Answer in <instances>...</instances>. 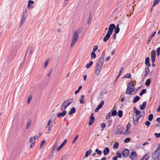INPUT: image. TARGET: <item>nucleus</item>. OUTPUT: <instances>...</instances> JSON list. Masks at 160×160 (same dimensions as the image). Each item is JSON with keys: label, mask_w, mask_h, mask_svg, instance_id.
<instances>
[{"label": "nucleus", "mask_w": 160, "mask_h": 160, "mask_svg": "<svg viewBox=\"0 0 160 160\" xmlns=\"http://www.w3.org/2000/svg\"><path fill=\"white\" fill-rule=\"evenodd\" d=\"M134 85L132 82H130L127 86L126 93L127 94L134 95L136 92V90L134 89Z\"/></svg>", "instance_id": "nucleus-1"}, {"label": "nucleus", "mask_w": 160, "mask_h": 160, "mask_svg": "<svg viewBox=\"0 0 160 160\" xmlns=\"http://www.w3.org/2000/svg\"><path fill=\"white\" fill-rule=\"evenodd\" d=\"M81 31L82 30L81 29H78L75 32H73V36L71 44V47L73 46L78 40L79 37V34L81 33Z\"/></svg>", "instance_id": "nucleus-2"}, {"label": "nucleus", "mask_w": 160, "mask_h": 160, "mask_svg": "<svg viewBox=\"0 0 160 160\" xmlns=\"http://www.w3.org/2000/svg\"><path fill=\"white\" fill-rule=\"evenodd\" d=\"M73 102V99L71 98L68 99L65 101H64L62 105L61 109V110H65Z\"/></svg>", "instance_id": "nucleus-3"}, {"label": "nucleus", "mask_w": 160, "mask_h": 160, "mask_svg": "<svg viewBox=\"0 0 160 160\" xmlns=\"http://www.w3.org/2000/svg\"><path fill=\"white\" fill-rule=\"evenodd\" d=\"M124 128L118 125L117 126L115 134L116 135L119 134L126 135V132H124Z\"/></svg>", "instance_id": "nucleus-4"}, {"label": "nucleus", "mask_w": 160, "mask_h": 160, "mask_svg": "<svg viewBox=\"0 0 160 160\" xmlns=\"http://www.w3.org/2000/svg\"><path fill=\"white\" fill-rule=\"evenodd\" d=\"M152 157L154 160H160V149H157L152 153Z\"/></svg>", "instance_id": "nucleus-5"}, {"label": "nucleus", "mask_w": 160, "mask_h": 160, "mask_svg": "<svg viewBox=\"0 0 160 160\" xmlns=\"http://www.w3.org/2000/svg\"><path fill=\"white\" fill-rule=\"evenodd\" d=\"M102 66V65L97 62L96 64V70L95 71V74L96 75H98L100 73Z\"/></svg>", "instance_id": "nucleus-6"}, {"label": "nucleus", "mask_w": 160, "mask_h": 160, "mask_svg": "<svg viewBox=\"0 0 160 160\" xmlns=\"http://www.w3.org/2000/svg\"><path fill=\"white\" fill-rule=\"evenodd\" d=\"M129 153V150L126 148H123V150L121 152L122 155L125 158H126L128 156Z\"/></svg>", "instance_id": "nucleus-7"}, {"label": "nucleus", "mask_w": 160, "mask_h": 160, "mask_svg": "<svg viewBox=\"0 0 160 160\" xmlns=\"http://www.w3.org/2000/svg\"><path fill=\"white\" fill-rule=\"evenodd\" d=\"M116 28V26L114 24L112 23L111 24L109 27L108 30L107 32H109L110 33L112 34L113 29Z\"/></svg>", "instance_id": "nucleus-8"}, {"label": "nucleus", "mask_w": 160, "mask_h": 160, "mask_svg": "<svg viewBox=\"0 0 160 160\" xmlns=\"http://www.w3.org/2000/svg\"><path fill=\"white\" fill-rule=\"evenodd\" d=\"M130 158L132 160H137V156L136 153L134 151H133L131 153L130 156Z\"/></svg>", "instance_id": "nucleus-9"}, {"label": "nucleus", "mask_w": 160, "mask_h": 160, "mask_svg": "<svg viewBox=\"0 0 160 160\" xmlns=\"http://www.w3.org/2000/svg\"><path fill=\"white\" fill-rule=\"evenodd\" d=\"M27 11L26 10L23 13L22 19L20 25V26L22 25V24H23L25 22V21L26 19V18L27 16Z\"/></svg>", "instance_id": "nucleus-10"}, {"label": "nucleus", "mask_w": 160, "mask_h": 160, "mask_svg": "<svg viewBox=\"0 0 160 160\" xmlns=\"http://www.w3.org/2000/svg\"><path fill=\"white\" fill-rule=\"evenodd\" d=\"M93 114L92 113L90 117V121L88 123L89 125H91L93 123L94 121L95 120V118L93 117Z\"/></svg>", "instance_id": "nucleus-11"}, {"label": "nucleus", "mask_w": 160, "mask_h": 160, "mask_svg": "<svg viewBox=\"0 0 160 160\" xmlns=\"http://www.w3.org/2000/svg\"><path fill=\"white\" fill-rule=\"evenodd\" d=\"M66 111L64 110L62 112H59L58 113L57 115V116L58 118L63 117L66 115Z\"/></svg>", "instance_id": "nucleus-12"}, {"label": "nucleus", "mask_w": 160, "mask_h": 160, "mask_svg": "<svg viewBox=\"0 0 160 160\" xmlns=\"http://www.w3.org/2000/svg\"><path fill=\"white\" fill-rule=\"evenodd\" d=\"M104 104V102L103 101H102L99 104V105L97 106L95 110V112H97L99 110L101 109L102 106Z\"/></svg>", "instance_id": "nucleus-13"}, {"label": "nucleus", "mask_w": 160, "mask_h": 160, "mask_svg": "<svg viewBox=\"0 0 160 160\" xmlns=\"http://www.w3.org/2000/svg\"><path fill=\"white\" fill-rule=\"evenodd\" d=\"M140 118V117L138 116L136 118H135L134 117L133 118V122L135 125L136 126L138 124L139 120Z\"/></svg>", "instance_id": "nucleus-14"}, {"label": "nucleus", "mask_w": 160, "mask_h": 160, "mask_svg": "<svg viewBox=\"0 0 160 160\" xmlns=\"http://www.w3.org/2000/svg\"><path fill=\"white\" fill-rule=\"evenodd\" d=\"M104 58L105 55H101L99 59V62H97V63L103 65L104 60Z\"/></svg>", "instance_id": "nucleus-15"}, {"label": "nucleus", "mask_w": 160, "mask_h": 160, "mask_svg": "<svg viewBox=\"0 0 160 160\" xmlns=\"http://www.w3.org/2000/svg\"><path fill=\"white\" fill-rule=\"evenodd\" d=\"M112 34L109 32H107V34L103 38V41L104 42H107L110 38V35Z\"/></svg>", "instance_id": "nucleus-16"}, {"label": "nucleus", "mask_w": 160, "mask_h": 160, "mask_svg": "<svg viewBox=\"0 0 160 160\" xmlns=\"http://www.w3.org/2000/svg\"><path fill=\"white\" fill-rule=\"evenodd\" d=\"M67 139H65L63 142L61 143V144L60 145L58 148L57 149V151H59L60 149L62 148V147L67 142Z\"/></svg>", "instance_id": "nucleus-17"}, {"label": "nucleus", "mask_w": 160, "mask_h": 160, "mask_svg": "<svg viewBox=\"0 0 160 160\" xmlns=\"http://www.w3.org/2000/svg\"><path fill=\"white\" fill-rule=\"evenodd\" d=\"M133 111L137 115L139 116L141 115V112L140 111L138 110L136 107H134L133 108Z\"/></svg>", "instance_id": "nucleus-18"}, {"label": "nucleus", "mask_w": 160, "mask_h": 160, "mask_svg": "<svg viewBox=\"0 0 160 160\" xmlns=\"http://www.w3.org/2000/svg\"><path fill=\"white\" fill-rule=\"evenodd\" d=\"M147 104V102L146 101L143 102L142 104L139 105L140 108L141 110H143L145 109Z\"/></svg>", "instance_id": "nucleus-19"}, {"label": "nucleus", "mask_w": 160, "mask_h": 160, "mask_svg": "<svg viewBox=\"0 0 160 160\" xmlns=\"http://www.w3.org/2000/svg\"><path fill=\"white\" fill-rule=\"evenodd\" d=\"M130 127L131 124L129 123V122H128V124L127 125L126 132H126V134H127V133H129L130 132H128L129 128H130Z\"/></svg>", "instance_id": "nucleus-20"}, {"label": "nucleus", "mask_w": 160, "mask_h": 160, "mask_svg": "<svg viewBox=\"0 0 160 160\" xmlns=\"http://www.w3.org/2000/svg\"><path fill=\"white\" fill-rule=\"evenodd\" d=\"M76 111L75 108L74 107H72L71 108V110L68 112V114L71 115L75 113Z\"/></svg>", "instance_id": "nucleus-21"}, {"label": "nucleus", "mask_w": 160, "mask_h": 160, "mask_svg": "<svg viewBox=\"0 0 160 160\" xmlns=\"http://www.w3.org/2000/svg\"><path fill=\"white\" fill-rule=\"evenodd\" d=\"M149 59L150 58L148 57L146 58L145 62V64L148 67H150L151 66L150 63L149 62Z\"/></svg>", "instance_id": "nucleus-22"}, {"label": "nucleus", "mask_w": 160, "mask_h": 160, "mask_svg": "<svg viewBox=\"0 0 160 160\" xmlns=\"http://www.w3.org/2000/svg\"><path fill=\"white\" fill-rule=\"evenodd\" d=\"M140 98L138 96H135L133 99L132 102L133 103H135L139 100Z\"/></svg>", "instance_id": "nucleus-23"}, {"label": "nucleus", "mask_w": 160, "mask_h": 160, "mask_svg": "<svg viewBox=\"0 0 160 160\" xmlns=\"http://www.w3.org/2000/svg\"><path fill=\"white\" fill-rule=\"evenodd\" d=\"M84 97V96L83 95H82L81 97L79 98V101H80V103L81 104H83L84 103V100L83 99Z\"/></svg>", "instance_id": "nucleus-24"}, {"label": "nucleus", "mask_w": 160, "mask_h": 160, "mask_svg": "<svg viewBox=\"0 0 160 160\" xmlns=\"http://www.w3.org/2000/svg\"><path fill=\"white\" fill-rule=\"evenodd\" d=\"M109 152V148H106L103 150V153L104 155H106Z\"/></svg>", "instance_id": "nucleus-25"}, {"label": "nucleus", "mask_w": 160, "mask_h": 160, "mask_svg": "<svg viewBox=\"0 0 160 160\" xmlns=\"http://www.w3.org/2000/svg\"><path fill=\"white\" fill-rule=\"evenodd\" d=\"M96 51H92L91 53V58L92 59L95 58H96V54L95 52Z\"/></svg>", "instance_id": "nucleus-26"}, {"label": "nucleus", "mask_w": 160, "mask_h": 160, "mask_svg": "<svg viewBox=\"0 0 160 160\" xmlns=\"http://www.w3.org/2000/svg\"><path fill=\"white\" fill-rule=\"evenodd\" d=\"M150 83L151 79L150 78H148V79H147V80L146 81V82L145 83V85L146 86L148 87L150 85Z\"/></svg>", "instance_id": "nucleus-27"}, {"label": "nucleus", "mask_w": 160, "mask_h": 160, "mask_svg": "<svg viewBox=\"0 0 160 160\" xmlns=\"http://www.w3.org/2000/svg\"><path fill=\"white\" fill-rule=\"evenodd\" d=\"M121 8L120 7H117L113 11L114 13H118L121 10Z\"/></svg>", "instance_id": "nucleus-28"}, {"label": "nucleus", "mask_w": 160, "mask_h": 160, "mask_svg": "<svg viewBox=\"0 0 160 160\" xmlns=\"http://www.w3.org/2000/svg\"><path fill=\"white\" fill-rule=\"evenodd\" d=\"M115 31V33L118 34L119 33L120 31V28L119 27V25L117 24Z\"/></svg>", "instance_id": "nucleus-29"}, {"label": "nucleus", "mask_w": 160, "mask_h": 160, "mask_svg": "<svg viewBox=\"0 0 160 160\" xmlns=\"http://www.w3.org/2000/svg\"><path fill=\"white\" fill-rule=\"evenodd\" d=\"M147 92L146 90L145 89L142 90L139 93L140 96L142 95L143 94H145Z\"/></svg>", "instance_id": "nucleus-30"}, {"label": "nucleus", "mask_w": 160, "mask_h": 160, "mask_svg": "<svg viewBox=\"0 0 160 160\" xmlns=\"http://www.w3.org/2000/svg\"><path fill=\"white\" fill-rule=\"evenodd\" d=\"M32 123V121L31 120H29L28 122L27 125H26V128L27 129H28L30 127V125Z\"/></svg>", "instance_id": "nucleus-31"}, {"label": "nucleus", "mask_w": 160, "mask_h": 160, "mask_svg": "<svg viewBox=\"0 0 160 160\" xmlns=\"http://www.w3.org/2000/svg\"><path fill=\"white\" fill-rule=\"evenodd\" d=\"M92 150L90 149L88 151L86 152L85 154V157H87L89 155H90L92 152Z\"/></svg>", "instance_id": "nucleus-32"}, {"label": "nucleus", "mask_w": 160, "mask_h": 160, "mask_svg": "<svg viewBox=\"0 0 160 160\" xmlns=\"http://www.w3.org/2000/svg\"><path fill=\"white\" fill-rule=\"evenodd\" d=\"M34 3V1L31 0H29L28 2V7L29 8L30 7V4H32Z\"/></svg>", "instance_id": "nucleus-33"}, {"label": "nucleus", "mask_w": 160, "mask_h": 160, "mask_svg": "<svg viewBox=\"0 0 160 160\" xmlns=\"http://www.w3.org/2000/svg\"><path fill=\"white\" fill-rule=\"evenodd\" d=\"M119 144L118 142H115L114 143L113 146V148L114 149H116L118 148Z\"/></svg>", "instance_id": "nucleus-34"}, {"label": "nucleus", "mask_w": 160, "mask_h": 160, "mask_svg": "<svg viewBox=\"0 0 160 160\" xmlns=\"http://www.w3.org/2000/svg\"><path fill=\"white\" fill-rule=\"evenodd\" d=\"M122 111L121 110H119L118 112V115L119 118H121L122 116Z\"/></svg>", "instance_id": "nucleus-35"}, {"label": "nucleus", "mask_w": 160, "mask_h": 160, "mask_svg": "<svg viewBox=\"0 0 160 160\" xmlns=\"http://www.w3.org/2000/svg\"><path fill=\"white\" fill-rule=\"evenodd\" d=\"M131 77V75L130 73L126 74L123 77L124 78H130Z\"/></svg>", "instance_id": "nucleus-36"}, {"label": "nucleus", "mask_w": 160, "mask_h": 160, "mask_svg": "<svg viewBox=\"0 0 160 160\" xmlns=\"http://www.w3.org/2000/svg\"><path fill=\"white\" fill-rule=\"evenodd\" d=\"M149 158V156H148L147 154H146L144 156L141 158L140 160H142L144 159H145V160H148Z\"/></svg>", "instance_id": "nucleus-37"}, {"label": "nucleus", "mask_w": 160, "mask_h": 160, "mask_svg": "<svg viewBox=\"0 0 160 160\" xmlns=\"http://www.w3.org/2000/svg\"><path fill=\"white\" fill-rule=\"evenodd\" d=\"M153 115L152 114H149L148 117V119L149 121H152L153 119Z\"/></svg>", "instance_id": "nucleus-38"}, {"label": "nucleus", "mask_w": 160, "mask_h": 160, "mask_svg": "<svg viewBox=\"0 0 160 160\" xmlns=\"http://www.w3.org/2000/svg\"><path fill=\"white\" fill-rule=\"evenodd\" d=\"M117 114V112L115 110H113L111 112V115L113 116H116Z\"/></svg>", "instance_id": "nucleus-39"}, {"label": "nucleus", "mask_w": 160, "mask_h": 160, "mask_svg": "<svg viewBox=\"0 0 160 160\" xmlns=\"http://www.w3.org/2000/svg\"><path fill=\"white\" fill-rule=\"evenodd\" d=\"M93 63V62L92 61H90L89 63L87 64L86 66L87 68H89L92 65Z\"/></svg>", "instance_id": "nucleus-40"}, {"label": "nucleus", "mask_w": 160, "mask_h": 160, "mask_svg": "<svg viewBox=\"0 0 160 160\" xmlns=\"http://www.w3.org/2000/svg\"><path fill=\"white\" fill-rule=\"evenodd\" d=\"M160 1V0H154L153 4V7H154Z\"/></svg>", "instance_id": "nucleus-41"}, {"label": "nucleus", "mask_w": 160, "mask_h": 160, "mask_svg": "<svg viewBox=\"0 0 160 160\" xmlns=\"http://www.w3.org/2000/svg\"><path fill=\"white\" fill-rule=\"evenodd\" d=\"M95 152L97 153L98 154H101L102 153V151L98 149H96Z\"/></svg>", "instance_id": "nucleus-42"}, {"label": "nucleus", "mask_w": 160, "mask_h": 160, "mask_svg": "<svg viewBox=\"0 0 160 160\" xmlns=\"http://www.w3.org/2000/svg\"><path fill=\"white\" fill-rule=\"evenodd\" d=\"M131 140V139L129 138H126L124 141V142L125 143H127L129 142Z\"/></svg>", "instance_id": "nucleus-43"}, {"label": "nucleus", "mask_w": 160, "mask_h": 160, "mask_svg": "<svg viewBox=\"0 0 160 160\" xmlns=\"http://www.w3.org/2000/svg\"><path fill=\"white\" fill-rule=\"evenodd\" d=\"M156 51H152L151 57H156Z\"/></svg>", "instance_id": "nucleus-44"}, {"label": "nucleus", "mask_w": 160, "mask_h": 160, "mask_svg": "<svg viewBox=\"0 0 160 160\" xmlns=\"http://www.w3.org/2000/svg\"><path fill=\"white\" fill-rule=\"evenodd\" d=\"M150 72L149 69L148 67H146L145 68V73H147V74H149Z\"/></svg>", "instance_id": "nucleus-45"}, {"label": "nucleus", "mask_w": 160, "mask_h": 160, "mask_svg": "<svg viewBox=\"0 0 160 160\" xmlns=\"http://www.w3.org/2000/svg\"><path fill=\"white\" fill-rule=\"evenodd\" d=\"M78 135H77L76 136V137L73 140L72 142V144H74L75 142L76 141V140H77V139H78Z\"/></svg>", "instance_id": "nucleus-46"}, {"label": "nucleus", "mask_w": 160, "mask_h": 160, "mask_svg": "<svg viewBox=\"0 0 160 160\" xmlns=\"http://www.w3.org/2000/svg\"><path fill=\"white\" fill-rule=\"evenodd\" d=\"M151 61L152 63L155 62L156 57H151Z\"/></svg>", "instance_id": "nucleus-47"}, {"label": "nucleus", "mask_w": 160, "mask_h": 160, "mask_svg": "<svg viewBox=\"0 0 160 160\" xmlns=\"http://www.w3.org/2000/svg\"><path fill=\"white\" fill-rule=\"evenodd\" d=\"M156 32V31H155L153 33H152V34L150 35L149 37H150V38H152L154 36Z\"/></svg>", "instance_id": "nucleus-48"}, {"label": "nucleus", "mask_w": 160, "mask_h": 160, "mask_svg": "<svg viewBox=\"0 0 160 160\" xmlns=\"http://www.w3.org/2000/svg\"><path fill=\"white\" fill-rule=\"evenodd\" d=\"M46 141L45 140H43L42 141L41 145H40V149H41V148H42V147L43 146V144H44V143Z\"/></svg>", "instance_id": "nucleus-49"}, {"label": "nucleus", "mask_w": 160, "mask_h": 160, "mask_svg": "<svg viewBox=\"0 0 160 160\" xmlns=\"http://www.w3.org/2000/svg\"><path fill=\"white\" fill-rule=\"evenodd\" d=\"M150 122L148 121H146L145 123V124L147 126V127H148L150 124Z\"/></svg>", "instance_id": "nucleus-50"}, {"label": "nucleus", "mask_w": 160, "mask_h": 160, "mask_svg": "<svg viewBox=\"0 0 160 160\" xmlns=\"http://www.w3.org/2000/svg\"><path fill=\"white\" fill-rule=\"evenodd\" d=\"M154 135L155 136L156 138H158L160 137V133H156L154 134Z\"/></svg>", "instance_id": "nucleus-51"}, {"label": "nucleus", "mask_w": 160, "mask_h": 160, "mask_svg": "<svg viewBox=\"0 0 160 160\" xmlns=\"http://www.w3.org/2000/svg\"><path fill=\"white\" fill-rule=\"evenodd\" d=\"M111 117L110 112H109L108 114L107 115L106 117V119H109Z\"/></svg>", "instance_id": "nucleus-52"}, {"label": "nucleus", "mask_w": 160, "mask_h": 160, "mask_svg": "<svg viewBox=\"0 0 160 160\" xmlns=\"http://www.w3.org/2000/svg\"><path fill=\"white\" fill-rule=\"evenodd\" d=\"M145 112H143L142 113H141V115L138 116L140 117V118L141 117L144 116H145Z\"/></svg>", "instance_id": "nucleus-53"}, {"label": "nucleus", "mask_w": 160, "mask_h": 160, "mask_svg": "<svg viewBox=\"0 0 160 160\" xmlns=\"http://www.w3.org/2000/svg\"><path fill=\"white\" fill-rule=\"evenodd\" d=\"M101 126L102 128H104L106 127V125L105 123H103L101 124Z\"/></svg>", "instance_id": "nucleus-54"}, {"label": "nucleus", "mask_w": 160, "mask_h": 160, "mask_svg": "<svg viewBox=\"0 0 160 160\" xmlns=\"http://www.w3.org/2000/svg\"><path fill=\"white\" fill-rule=\"evenodd\" d=\"M92 18V17L91 16H90V15H89V16L88 18V23H89V22H91V20Z\"/></svg>", "instance_id": "nucleus-55"}, {"label": "nucleus", "mask_w": 160, "mask_h": 160, "mask_svg": "<svg viewBox=\"0 0 160 160\" xmlns=\"http://www.w3.org/2000/svg\"><path fill=\"white\" fill-rule=\"evenodd\" d=\"M117 158H121L122 157L121 154L119 152L117 153Z\"/></svg>", "instance_id": "nucleus-56"}, {"label": "nucleus", "mask_w": 160, "mask_h": 160, "mask_svg": "<svg viewBox=\"0 0 160 160\" xmlns=\"http://www.w3.org/2000/svg\"><path fill=\"white\" fill-rule=\"evenodd\" d=\"M31 99H32L31 97H30L28 98V101H27V102L28 103H30V101H31Z\"/></svg>", "instance_id": "nucleus-57"}, {"label": "nucleus", "mask_w": 160, "mask_h": 160, "mask_svg": "<svg viewBox=\"0 0 160 160\" xmlns=\"http://www.w3.org/2000/svg\"><path fill=\"white\" fill-rule=\"evenodd\" d=\"M124 70V68L123 67H122L120 70V72L119 73V75H121V74L122 73V72H123V70Z\"/></svg>", "instance_id": "nucleus-58"}, {"label": "nucleus", "mask_w": 160, "mask_h": 160, "mask_svg": "<svg viewBox=\"0 0 160 160\" xmlns=\"http://www.w3.org/2000/svg\"><path fill=\"white\" fill-rule=\"evenodd\" d=\"M66 158V155H65L63 156H62V157L61 159L62 160H65Z\"/></svg>", "instance_id": "nucleus-59"}, {"label": "nucleus", "mask_w": 160, "mask_h": 160, "mask_svg": "<svg viewBox=\"0 0 160 160\" xmlns=\"http://www.w3.org/2000/svg\"><path fill=\"white\" fill-rule=\"evenodd\" d=\"M126 98V97L124 96H123L122 98L121 99V102H123L125 100V99Z\"/></svg>", "instance_id": "nucleus-60"}, {"label": "nucleus", "mask_w": 160, "mask_h": 160, "mask_svg": "<svg viewBox=\"0 0 160 160\" xmlns=\"http://www.w3.org/2000/svg\"><path fill=\"white\" fill-rule=\"evenodd\" d=\"M108 121L109 122L108 126V127H110L111 126V124L112 122V120H109Z\"/></svg>", "instance_id": "nucleus-61"}, {"label": "nucleus", "mask_w": 160, "mask_h": 160, "mask_svg": "<svg viewBox=\"0 0 160 160\" xmlns=\"http://www.w3.org/2000/svg\"><path fill=\"white\" fill-rule=\"evenodd\" d=\"M98 48V47L97 46L95 45L93 47L92 50H97Z\"/></svg>", "instance_id": "nucleus-62"}, {"label": "nucleus", "mask_w": 160, "mask_h": 160, "mask_svg": "<svg viewBox=\"0 0 160 160\" xmlns=\"http://www.w3.org/2000/svg\"><path fill=\"white\" fill-rule=\"evenodd\" d=\"M48 61L45 62V63L44 64V66L45 67H47V66L48 65Z\"/></svg>", "instance_id": "nucleus-63"}, {"label": "nucleus", "mask_w": 160, "mask_h": 160, "mask_svg": "<svg viewBox=\"0 0 160 160\" xmlns=\"http://www.w3.org/2000/svg\"><path fill=\"white\" fill-rule=\"evenodd\" d=\"M110 58V57L109 56H108L105 59L106 61H108Z\"/></svg>", "instance_id": "nucleus-64"}]
</instances>
